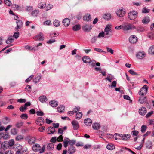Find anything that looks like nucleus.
<instances>
[{
    "mask_svg": "<svg viewBox=\"0 0 154 154\" xmlns=\"http://www.w3.org/2000/svg\"><path fill=\"white\" fill-rule=\"evenodd\" d=\"M64 106H60L57 108V110L60 113L62 112L64 110Z\"/></svg>",
    "mask_w": 154,
    "mask_h": 154,
    "instance_id": "32",
    "label": "nucleus"
},
{
    "mask_svg": "<svg viewBox=\"0 0 154 154\" xmlns=\"http://www.w3.org/2000/svg\"><path fill=\"white\" fill-rule=\"evenodd\" d=\"M146 109L144 107H142L139 110V113L141 115H144L146 113Z\"/></svg>",
    "mask_w": 154,
    "mask_h": 154,
    "instance_id": "13",
    "label": "nucleus"
},
{
    "mask_svg": "<svg viewBox=\"0 0 154 154\" xmlns=\"http://www.w3.org/2000/svg\"><path fill=\"white\" fill-rule=\"evenodd\" d=\"M107 148L109 150H112L115 148L114 145L112 144H108L106 146Z\"/></svg>",
    "mask_w": 154,
    "mask_h": 154,
    "instance_id": "34",
    "label": "nucleus"
},
{
    "mask_svg": "<svg viewBox=\"0 0 154 154\" xmlns=\"http://www.w3.org/2000/svg\"><path fill=\"white\" fill-rule=\"evenodd\" d=\"M122 28L124 31H128L133 29H136L135 26L130 24L125 23L122 26Z\"/></svg>",
    "mask_w": 154,
    "mask_h": 154,
    "instance_id": "2",
    "label": "nucleus"
},
{
    "mask_svg": "<svg viewBox=\"0 0 154 154\" xmlns=\"http://www.w3.org/2000/svg\"><path fill=\"white\" fill-rule=\"evenodd\" d=\"M81 29L80 25L79 24L77 25L74 26L73 28L72 29L74 31H77Z\"/></svg>",
    "mask_w": 154,
    "mask_h": 154,
    "instance_id": "39",
    "label": "nucleus"
},
{
    "mask_svg": "<svg viewBox=\"0 0 154 154\" xmlns=\"http://www.w3.org/2000/svg\"><path fill=\"white\" fill-rule=\"evenodd\" d=\"M104 19L107 20H109L111 17V14L109 13L105 14L103 16Z\"/></svg>",
    "mask_w": 154,
    "mask_h": 154,
    "instance_id": "26",
    "label": "nucleus"
},
{
    "mask_svg": "<svg viewBox=\"0 0 154 154\" xmlns=\"http://www.w3.org/2000/svg\"><path fill=\"white\" fill-rule=\"evenodd\" d=\"M53 8V5H50V4H48L46 6L45 5V11H48L51 9Z\"/></svg>",
    "mask_w": 154,
    "mask_h": 154,
    "instance_id": "48",
    "label": "nucleus"
},
{
    "mask_svg": "<svg viewBox=\"0 0 154 154\" xmlns=\"http://www.w3.org/2000/svg\"><path fill=\"white\" fill-rule=\"evenodd\" d=\"M54 147V145L52 143H49L47 146V148L48 150H52Z\"/></svg>",
    "mask_w": 154,
    "mask_h": 154,
    "instance_id": "35",
    "label": "nucleus"
},
{
    "mask_svg": "<svg viewBox=\"0 0 154 154\" xmlns=\"http://www.w3.org/2000/svg\"><path fill=\"white\" fill-rule=\"evenodd\" d=\"M44 122V119L41 117H39L36 119V123L37 124L41 126Z\"/></svg>",
    "mask_w": 154,
    "mask_h": 154,
    "instance_id": "9",
    "label": "nucleus"
},
{
    "mask_svg": "<svg viewBox=\"0 0 154 154\" xmlns=\"http://www.w3.org/2000/svg\"><path fill=\"white\" fill-rule=\"evenodd\" d=\"M57 140L59 142H61L63 141V137L62 135H60L57 139Z\"/></svg>",
    "mask_w": 154,
    "mask_h": 154,
    "instance_id": "60",
    "label": "nucleus"
},
{
    "mask_svg": "<svg viewBox=\"0 0 154 154\" xmlns=\"http://www.w3.org/2000/svg\"><path fill=\"white\" fill-rule=\"evenodd\" d=\"M90 65L92 66L93 67L95 66V64L96 63V62L95 60H93L91 61L90 60V61L89 62Z\"/></svg>",
    "mask_w": 154,
    "mask_h": 154,
    "instance_id": "53",
    "label": "nucleus"
},
{
    "mask_svg": "<svg viewBox=\"0 0 154 154\" xmlns=\"http://www.w3.org/2000/svg\"><path fill=\"white\" fill-rule=\"evenodd\" d=\"M116 13L118 16L122 17L125 14V11L122 8L119 9L117 10Z\"/></svg>",
    "mask_w": 154,
    "mask_h": 154,
    "instance_id": "7",
    "label": "nucleus"
},
{
    "mask_svg": "<svg viewBox=\"0 0 154 154\" xmlns=\"http://www.w3.org/2000/svg\"><path fill=\"white\" fill-rule=\"evenodd\" d=\"M46 5L45 2L41 3L38 5V7L40 9L44 8L45 9Z\"/></svg>",
    "mask_w": 154,
    "mask_h": 154,
    "instance_id": "41",
    "label": "nucleus"
},
{
    "mask_svg": "<svg viewBox=\"0 0 154 154\" xmlns=\"http://www.w3.org/2000/svg\"><path fill=\"white\" fill-rule=\"evenodd\" d=\"M116 82L115 81H114L112 82L111 85H109V87H111V88L115 87L116 86Z\"/></svg>",
    "mask_w": 154,
    "mask_h": 154,
    "instance_id": "52",
    "label": "nucleus"
},
{
    "mask_svg": "<svg viewBox=\"0 0 154 154\" xmlns=\"http://www.w3.org/2000/svg\"><path fill=\"white\" fill-rule=\"evenodd\" d=\"M10 119L7 117H5L3 119V123L5 124H7L10 122Z\"/></svg>",
    "mask_w": 154,
    "mask_h": 154,
    "instance_id": "30",
    "label": "nucleus"
},
{
    "mask_svg": "<svg viewBox=\"0 0 154 154\" xmlns=\"http://www.w3.org/2000/svg\"><path fill=\"white\" fill-rule=\"evenodd\" d=\"M82 114L81 112L77 113L76 115V119H79L82 117Z\"/></svg>",
    "mask_w": 154,
    "mask_h": 154,
    "instance_id": "46",
    "label": "nucleus"
},
{
    "mask_svg": "<svg viewBox=\"0 0 154 154\" xmlns=\"http://www.w3.org/2000/svg\"><path fill=\"white\" fill-rule=\"evenodd\" d=\"M23 122L22 121H19L17 123L15 124V126L17 128H20L23 125Z\"/></svg>",
    "mask_w": 154,
    "mask_h": 154,
    "instance_id": "37",
    "label": "nucleus"
},
{
    "mask_svg": "<svg viewBox=\"0 0 154 154\" xmlns=\"http://www.w3.org/2000/svg\"><path fill=\"white\" fill-rule=\"evenodd\" d=\"M34 38L36 40L43 41L44 40L43 34L42 33L40 32L38 35L35 37Z\"/></svg>",
    "mask_w": 154,
    "mask_h": 154,
    "instance_id": "11",
    "label": "nucleus"
},
{
    "mask_svg": "<svg viewBox=\"0 0 154 154\" xmlns=\"http://www.w3.org/2000/svg\"><path fill=\"white\" fill-rule=\"evenodd\" d=\"M3 136L2 137V139H6L9 137V135L8 133L6 132L5 134L2 133V135Z\"/></svg>",
    "mask_w": 154,
    "mask_h": 154,
    "instance_id": "43",
    "label": "nucleus"
},
{
    "mask_svg": "<svg viewBox=\"0 0 154 154\" xmlns=\"http://www.w3.org/2000/svg\"><path fill=\"white\" fill-rule=\"evenodd\" d=\"M50 105L53 107H56L58 106V102L55 100L51 101L49 103Z\"/></svg>",
    "mask_w": 154,
    "mask_h": 154,
    "instance_id": "27",
    "label": "nucleus"
},
{
    "mask_svg": "<svg viewBox=\"0 0 154 154\" xmlns=\"http://www.w3.org/2000/svg\"><path fill=\"white\" fill-rule=\"evenodd\" d=\"M137 40V38L135 35L131 36L129 38L130 42L132 44L136 43Z\"/></svg>",
    "mask_w": 154,
    "mask_h": 154,
    "instance_id": "10",
    "label": "nucleus"
},
{
    "mask_svg": "<svg viewBox=\"0 0 154 154\" xmlns=\"http://www.w3.org/2000/svg\"><path fill=\"white\" fill-rule=\"evenodd\" d=\"M34 75H31L27 79H26V80H25V82L26 83H28L30 81H31L32 80V79Z\"/></svg>",
    "mask_w": 154,
    "mask_h": 154,
    "instance_id": "62",
    "label": "nucleus"
},
{
    "mask_svg": "<svg viewBox=\"0 0 154 154\" xmlns=\"http://www.w3.org/2000/svg\"><path fill=\"white\" fill-rule=\"evenodd\" d=\"M36 140V138L34 137H32L29 139L28 142L29 144L32 145L34 143Z\"/></svg>",
    "mask_w": 154,
    "mask_h": 154,
    "instance_id": "22",
    "label": "nucleus"
},
{
    "mask_svg": "<svg viewBox=\"0 0 154 154\" xmlns=\"http://www.w3.org/2000/svg\"><path fill=\"white\" fill-rule=\"evenodd\" d=\"M8 145L10 146H12L14 143V141L13 139L10 140L8 142Z\"/></svg>",
    "mask_w": 154,
    "mask_h": 154,
    "instance_id": "50",
    "label": "nucleus"
},
{
    "mask_svg": "<svg viewBox=\"0 0 154 154\" xmlns=\"http://www.w3.org/2000/svg\"><path fill=\"white\" fill-rule=\"evenodd\" d=\"M48 131H50V133H48V134H53L55 131V128L54 127L51 126L49 127L48 128Z\"/></svg>",
    "mask_w": 154,
    "mask_h": 154,
    "instance_id": "25",
    "label": "nucleus"
},
{
    "mask_svg": "<svg viewBox=\"0 0 154 154\" xmlns=\"http://www.w3.org/2000/svg\"><path fill=\"white\" fill-rule=\"evenodd\" d=\"M41 77L40 75L37 74L35 76V78L33 79V82L35 83H36L38 82L41 79Z\"/></svg>",
    "mask_w": 154,
    "mask_h": 154,
    "instance_id": "19",
    "label": "nucleus"
},
{
    "mask_svg": "<svg viewBox=\"0 0 154 154\" xmlns=\"http://www.w3.org/2000/svg\"><path fill=\"white\" fill-rule=\"evenodd\" d=\"M137 16V13L136 11H130L128 14V18L130 20H134L136 18Z\"/></svg>",
    "mask_w": 154,
    "mask_h": 154,
    "instance_id": "3",
    "label": "nucleus"
},
{
    "mask_svg": "<svg viewBox=\"0 0 154 154\" xmlns=\"http://www.w3.org/2000/svg\"><path fill=\"white\" fill-rule=\"evenodd\" d=\"M23 136L20 135H19L17 136L15 138V140L16 141H19L23 139Z\"/></svg>",
    "mask_w": 154,
    "mask_h": 154,
    "instance_id": "58",
    "label": "nucleus"
},
{
    "mask_svg": "<svg viewBox=\"0 0 154 154\" xmlns=\"http://www.w3.org/2000/svg\"><path fill=\"white\" fill-rule=\"evenodd\" d=\"M4 2L5 4L8 6H10L11 4V3L9 0H4Z\"/></svg>",
    "mask_w": 154,
    "mask_h": 154,
    "instance_id": "56",
    "label": "nucleus"
},
{
    "mask_svg": "<svg viewBox=\"0 0 154 154\" xmlns=\"http://www.w3.org/2000/svg\"><path fill=\"white\" fill-rule=\"evenodd\" d=\"M14 41V39L12 38V37H11L8 38L6 41V42L7 44H9L12 43Z\"/></svg>",
    "mask_w": 154,
    "mask_h": 154,
    "instance_id": "40",
    "label": "nucleus"
},
{
    "mask_svg": "<svg viewBox=\"0 0 154 154\" xmlns=\"http://www.w3.org/2000/svg\"><path fill=\"white\" fill-rule=\"evenodd\" d=\"M139 132L138 131L134 130L131 132V134L134 136H136L138 135Z\"/></svg>",
    "mask_w": 154,
    "mask_h": 154,
    "instance_id": "64",
    "label": "nucleus"
},
{
    "mask_svg": "<svg viewBox=\"0 0 154 154\" xmlns=\"http://www.w3.org/2000/svg\"><path fill=\"white\" fill-rule=\"evenodd\" d=\"M150 21L149 18L148 16L145 17L142 20V22L144 24L148 23Z\"/></svg>",
    "mask_w": 154,
    "mask_h": 154,
    "instance_id": "23",
    "label": "nucleus"
},
{
    "mask_svg": "<svg viewBox=\"0 0 154 154\" xmlns=\"http://www.w3.org/2000/svg\"><path fill=\"white\" fill-rule=\"evenodd\" d=\"M149 53L152 55H154V45L151 46L149 49Z\"/></svg>",
    "mask_w": 154,
    "mask_h": 154,
    "instance_id": "33",
    "label": "nucleus"
},
{
    "mask_svg": "<svg viewBox=\"0 0 154 154\" xmlns=\"http://www.w3.org/2000/svg\"><path fill=\"white\" fill-rule=\"evenodd\" d=\"M91 15L89 14H87L85 15L83 17V20L84 21H88L90 20L91 21Z\"/></svg>",
    "mask_w": 154,
    "mask_h": 154,
    "instance_id": "17",
    "label": "nucleus"
},
{
    "mask_svg": "<svg viewBox=\"0 0 154 154\" xmlns=\"http://www.w3.org/2000/svg\"><path fill=\"white\" fill-rule=\"evenodd\" d=\"M150 10L147 8L145 7L142 10V12L143 13H146L149 12Z\"/></svg>",
    "mask_w": 154,
    "mask_h": 154,
    "instance_id": "55",
    "label": "nucleus"
},
{
    "mask_svg": "<svg viewBox=\"0 0 154 154\" xmlns=\"http://www.w3.org/2000/svg\"><path fill=\"white\" fill-rule=\"evenodd\" d=\"M107 51L108 52L110 53L111 54H113V50L111 48H109L108 47H106Z\"/></svg>",
    "mask_w": 154,
    "mask_h": 154,
    "instance_id": "59",
    "label": "nucleus"
},
{
    "mask_svg": "<svg viewBox=\"0 0 154 154\" xmlns=\"http://www.w3.org/2000/svg\"><path fill=\"white\" fill-rule=\"evenodd\" d=\"M145 30L144 28L141 26H139L136 28V31L137 32H142Z\"/></svg>",
    "mask_w": 154,
    "mask_h": 154,
    "instance_id": "31",
    "label": "nucleus"
},
{
    "mask_svg": "<svg viewBox=\"0 0 154 154\" xmlns=\"http://www.w3.org/2000/svg\"><path fill=\"white\" fill-rule=\"evenodd\" d=\"M111 30V27L109 25H107L104 29V32H112Z\"/></svg>",
    "mask_w": 154,
    "mask_h": 154,
    "instance_id": "38",
    "label": "nucleus"
},
{
    "mask_svg": "<svg viewBox=\"0 0 154 154\" xmlns=\"http://www.w3.org/2000/svg\"><path fill=\"white\" fill-rule=\"evenodd\" d=\"M20 117L21 119L26 120L27 119L28 116L26 114H22L20 116Z\"/></svg>",
    "mask_w": 154,
    "mask_h": 154,
    "instance_id": "49",
    "label": "nucleus"
},
{
    "mask_svg": "<svg viewBox=\"0 0 154 154\" xmlns=\"http://www.w3.org/2000/svg\"><path fill=\"white\" fill-rule=\"evenodd\" d=\"M70 22V20L69 19L66 18L63 20L62 23L64 26L67 27L69 25Z\"/></svg>",
    "mask_w": 154,
    "mask_h": 154,
    "instance_id": "14",
    "label": "nucleus"
},
{
    "mask_svg": "<svg viewBox=\"0 0 154 154\" xmlns=\"http://www.w3.org/2000/svg\"><path fill=\"white\" fill-rule=\"evenodd\" d=\"M39 13V11L38 10H35L32 12V15L34 17H36Z\"/></svg>",
    "mask_w": 154,
    "mask_h": 154,
    "instance_id": "44",
    "label": "nucleus"
},
{
    "mask_svg": "<svg viewBox=\"0 0 154 154\" xmlns=\"http://www.w3.org/2000/svg\"><path fill=\"white\" fill-rule=\"evenodd\" d=\"M147 99L146 97H141L139 99L138 101L141 104L145 103Z\"/></svg>",
    "mask_w": 154,
    "mask_h": 154,
    "instance_id": "20",
    "label": "nucleus"
},
{
    "mask_svg": "<svg viewBox=\"0 0 154 154\" xmlns=\"http://www.w3.org/2000/svg\"><path fill=\"white\" fill-rule=\"evenodd\" d=\"M146 147L149 149L152 148V143L150 141H148L146 143Z\"/></svg>",
    "mask_w": 154,
    "mask_h": 154,
    "instance_id": "29",
    "label": "nucleus"
},
{
    "mask_svg": "<svg viewBox=\"0 0 154 154\" xmlns=\"http://www.w3.org/2000/svg\"><path fill=\"white\" fill-rule=\"evenodd\" d=\"M82 60L84 63H87L90 61L91 59L89 57L85 56L82 58Z\"/></svg>",
    "mask_w": 154,
    "mask_h": 154,
    "instance_id": "21",
    "label": "nucleus"
},
{
    "mask_svg": "<svg viewBox=\"0 0 154 154\" xmlns=\"http://www.w3.org/2000/svg\"><path fill=\"white\" fill-rule=\"evenodd\" d=\"M53 24L55 27H58L60 26V23L58 20H55L54 21Z\"/></svg>",
    "mask_w": 154,
    "mask_h": 154,
    "instance_id": "42",
    "label": "nucleus"
},
{
    "mask_svg": "<svg viewBox=\"0 0 154 154\" xmlns=\"http://www.w3.org/2000/svg\"><path fill=\"white\" fill-rule=\"evenodd\" d=\"M82 29L84 32H89L92 29V26L85 24L82 27Z\"/></svg>",
    "mask_w": 154,
    "mask_h": 154,
    "instance_id": "6",
    "label": "nucleus"
},
{
    "mask_svg": "<svg viewBox=\"0 0 154 154\" xmlns=\"http://www.w3.org/2000/svg\"><path fill=\"white\" fill-rule=\"evenodd\" d=\"M105 36V32H100L98 35V38L104 37Z\"/></svg>",
    "mask_w": 154,
    "mask_h": 154,
    "instance_id": "61",
    "label": "nucleus"
},
{
    "mask_svg": "<svg viewBox=\"0 0 154 154\" xmlns=\"http://www.w3.org/2000/svg\"><path fill=\"white\" fill-rule=\"evenodd\" d=\"M75 142L76 141L75 140H70L69 141V144L70 145V146H73V145L75 144Z\"/></svg>",
    "mask_w": 154,
    "mask_h": 154,
    "instance_id": "57",
    "label": "nucleus"
},
{
    "mask_svg": "<svg viewBox=\"0 0 154 154\" xmlns=\"http://www.w3.org/2000/svg\"><path fill=\"white\" fill-rule=\"evenodd\" d=\"M72 124L73 126L74 130H77L79 128V125L78 122L75 120L73 121Z\"/></svg>",
    "mask_w": 154,
    "mask_h": 154,
    "instance_id": "15",
    "label": "nucleus"
},
{
    "mask_svg": "<svg viewBox=\"0 0 154 154\" xmlns=\"http://www.w3.org/2000/svg\"><path fill=\"white\" fill-rule=\"evenodd\" d=\"M39 99L40 101L42 103L46 102L47 100V98L45 96H42L39 97Z\"/></svg>",
    "mask_w": 154,
    "mask_h": 154,
    "instance_id": "28",
    "label": "nucleus"
},
{
    "mask_svg": "<svg viewBox=\"0 0 154 154\" xmlns=\"http://www.w3.org/2000/svg\"><path fill=\"white\" fill-rule=\"evenodd\" d=\"M76 149L73 146H70L68 148V152L69 154H73L76 152Z\"/></svg>",
    "mask_w": 154,
    "mask_h": 154,
    "instance_id": "12",
    "label": "nucleus"
},
{
    "mask_svg": "<svg viewBox=\"0 0 154 154\" xmlns=\"http://www.w3.org/2000/svg\"><path fill=\"white\" fill-rule=\"evenodd\" d=\"M84 122L87 125L90 126L92 123V122L90 119L88 118L84 120Z\"/></svg>",
    "mask_w": 154,
    "mask_h": 154,
    "instance_id": "18",
    "label": "nucleus"
},
{
    "mask_svg": "<svg viewBox=\"0 0 154 154\" xmlns=\"http://www.w3.org/2000/svg\"><path fill=\"white\" fill-rule=\"evenodd\" d=\"M136 57L138 58L142 59L145 57V54L144 53L139 52L137 54Z\"/></svg>",
    "mask_w": 154,
    "mask_h": 154,
    "instance_id": "16",
    "label": "nucleus"
},
{
    "mask_svg": "<svg viewBox=\"0 0 154 154\" xmlns=\"http://www.w3.org/2000/svg\"><path fill=\"white\" fill-rule=\"evenodd\" d=\"M147 128V126L144 125H143L141 128V131L142 133H144L146 131Z\"/></svg>",
    "mask_w": 154,
    "mask_h": 154,
    "instance_id": "45",
    "label": "nucleus"
},
{
    "mask_svg": "<svg viewBox=\"0 0 154 154\" xmlns=\"http://www.w3.org/2000/svg\"><path fill=\"white\" fill-rule=\"evenodd\" d=\"M11 133L13 135H15L17 133V131L16 128H13L11 130Z\"/></svg>",
    "mask_w": 154,
    "mask_h": 154,
    "instance_id": "51",
    "label": "nucleus"
},
{
    "mask_svg": "<svg viewBox=\"0 0 154 154\" xmlns=\"http://www.w3.org/2000/svg\"><path fill=\"white\" fill-rule=\"evenodd\" d=\"M105 38H108L113 35V33L112 32H105Z\"/></svg>",
    "mask_w": 154,
    "mask_h": 154,
    "instance_id": "36",
    "label": "nucleus"
},
{
    "mask_svg": "<svg viewBox=\"0 0 154 154\" xmlns=\"http://www.w3.org/2000/svg\"><path fill=\"white\" fill-rule=\"evenodd\" d=\"M100 127V124L97 123H94L92 125V128L94 130L99 129Z\"/></svg>",
    "mask_w": 154,
    "mask_h": 154,
    "instance_id": "24",
    "label": "nucleus"
},
{
    "mask_svg": "<svg viewBox=\"0 0 154 154\" xmlns=\"http://www.w3.org/2000/svg\"><path fill=\"white\" fill-rule=\"evenodd\" d=\"M19 109L22 112H24L26 110L27 108L26 107L24 106H23L20 108Z\"/></svg>",
    "mask_w": 154,
    "mask_h": 154,
    "instance_id": "54",
    "label": "nucleus"
},
{
    "mask_svg": "<svg viewBox=\"0 0 154 154\" xmlns=\"http://www.w3.org/2000/svg\"><path fill=\"white\" fill-rule=\"evenodd\" d=\"M16 23L17 26L16 31L18 32L19 31V29L22 27L23 23L21 20H17Z\"/></svg>",
    "mask_w": 154,
    "mask_h": 154,
    "instance_id": "8",
    "label": "nucleus"
},
{
    "mask_svg": "<svg viewBox=\"0 0 154 154\" xmlns=\"http://www.w3.org/2000/svg\"><path fill=\"white\" fill-rule=\"evenodd\" d=\"M32 149L34 151L37 152L39 151V153H42L43 152L45 151V146H43L41 148V147L39 144H36L33 146Z\"/></svg>",
    "mask_w": 154,
    "mask_h": 154,
    "instance_id": "1",
    "label": "nucleus"
},
{
    "mask_svg": "<svg viewBox=\"0 0 154 154\" xmlns=\"http://www.w3.org/2000/svg\"><path fill=\"white\" fill-rule=\"evenodd\" d=\"M148 36L150 39H153L154 37V35L152 33H150L148 34Z\"/></svg>",
    "mask_w": 154,
    "mask_h": 154,
    "instance_id": "63",
    "label": "nucleus"
},
{
    "mask_svg": "<svg viewBox=\"0 0 154 154\" xmlns=\"http://www.w3.org/2000/svg\"><path fill=\"white\" fill-rule=\"evenodd\" d=\"M128 72L129 73L131 74V75H139L134 71L132 69H130L129 71Z\"/></svg>",
    "mask_w": 154,
    "mask_h": 154,
    "instance_id": "47",
    "label": "nucleus"
},
{
    "mask_svg": "<svg viewBox=\"0 0 154 154\" xmlns=\"http://www.w3.org/2000/svg\"><path fill=\"white\" fill-rule=\"evenodd\" d=\"M148 88V87L146 85H144L140 89L139 92V94L142 96L146 95L147 94Z\"/></svg>",
    "mask_w": 154,
    "mask_h": 154,
    "instance_id": "4",
    "label": "nucleus"
},
{
    "mask_svg": "<svg viewBox=\"0 0 154 154\" xmlns=\"http://www.w3.org/2000/svg\"><path fill=\"white\" fill-rule=\"evenodd\" d=\"M116 134L119 137H121L122 139L124 140H128L131 137L130 134H125L124 135L118 134Z\"/></svg>",
    "mask_w": 154,
    "mask_h": 154,
    "instance_id": "5",
    "label": "nucleus"
}]
</instances>
